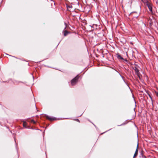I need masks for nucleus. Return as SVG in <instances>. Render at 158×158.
Segmentation results:
<instances>
[{
    "label": "nucleus",
    "mask_w": 158,
    "mask_h": 158,
    "mask_svg": "<svg viewBox=\"0 0 158 158\" xmlns=\"http://www.w3.org/2000/svg\"><path fill=\"white\" fill-rule=\"evenodd\" d=\"M157 96H158V93L157 94Z\"/></svg>",
    "instance_id": "2eb2a0df"
},
{
    "label": "nucleus",
    "mask_w": 158,
    "mask_h": 158,
    "mask_svg": "<svg viewBox=\"0 0 158 158\" xmlns=\"http://www.w3.org/2000/svg\"><path fill=\"white\" fill-rule=\"evenodd\" d=\"M64 24L65 25V26H66V23H64ZM66 28V26L65 27L64 29H65Z\"/></svg>",
    "instance_id": "4468645a"
},
{
    "label": "nucleus",
    "mask_w": 158,
    "mask_h": 158,
    "mask_svg": "<svg viewBox=\"0 0 158 158\" xmlns=\"http://www.w3.org/2000/svg\"><path fill=\"white\" fill-rule=\"evenodd\" d=\"M138 144L137 146V148L136 149V150L135 152V153L134 155V157H135L137 155L138 152Z\"/></svg>",
    "instance_id": "39448f33"
},
{
    "label": "nucleus",
    "mask_w": 158,
    "mask_h": 158,
    "mask_svg": "<svg viewBox=\"0 0 158 158\" xmlns=\"http://www.w3.org/2000/svg\"><path fill=\"white\" fill-rule=\"evenodd\" d=\"M26 123H23V126L24 127H25V125H26Z\"/></svg>",
    "instance_id": "1a4fd4ad"
},
{
    "label": "nucleus",
    "mask_w": 158,
    "mask_h": 158,
    "mask_svg": "<svg viewBox=\"0 0 158 158\" xmlns=\"http://www.w3.org/2000/svg\"><path fill=\"white\" fill-rule=\"evenodd\" d=\"M76 121H78V122H79V120L78 119H76Z\"/></svg>",
    "instance_id": "ddd939ff"
},
{
    "label": "nucleus",
    "mask_w": 158,
    "mask_h": 158,
    "mask_svg": "<svg viewBox=\"0 0 158 158\" xmlns=\"http://www.w3.org/2000/svg\"><path fill=\"white\" fill-rule=\"evenodd\" d=\"M147 6L148 7L150 11L152 13V5L149 2H147Z\"/></svg>",
    "instance_id": "7ed1b4c3"
},
{
    "label": "nucleus",
    "mask_w": 158,
    "mask_h": 158,
    "mask_svg": "<svg viewBox=\"0 0 158 158\" xmlns=\"http://www.w3.org/2000/svg\"><path fill=\"white\" fill-rule=\"evenodd\" d=\"M68 33V31H65L64 32V36H66L67 35V34Z\"/></svg>",
    "instance_id": "0eeeda50"
},
{
    "label": "nucleus",
    "mask_w": 158,
    "mask_h": 158,
    "mask_svg": "<svg viewBox=\"0 0 158 158\" xmlns=\"http://www.w3.org/2000/svg\"><path fill=\"white\" fill-rule=\"evenodd\" d=\"M31 122H33L34 123H35V121H34V120H31Z\"/></svg>",
    "instance_id": "9b49d317"
},
{
    "label": "nucleus",
    "mask_w": 158,
    "mask_h": 158,
    "mask_svg": "<svg viewBox=\"0 0 158 158\" xmlns=\"http://www.w3.org/2000/svg\"><path fill=\"white\" fill-rule=\"evenodd\" d=\"M117 57L118 58L120 59H123V57L119 54H117Z\"/></svg>",
    "instance_id": "423d86ee"
},
{
    "label": "nucleus",
    "mask_w": 158,
    "mask_h": 158,
    "mask_svg": "<svg viewBox=\"0 0 158 158\" xmlns=\"http://www.w3.org/2000/svg\"><path fill=\"white\" fill-rule=\"evenodd\" d=\"M138 67H139L138 66L135 65L134 67L133 68V69L135 70L136 74L140 78L141 75L139 72Z\"/></svg>",
    "instance_id": "f257e3e1"
},
{
    "label": "nucleus",
    "mask_w": 158,
    "mask_h": 158,
    "mask_svg": "<svg viewBox=\"0 0 158 158\" xmlns=\"http://www.w3.org/2000/svg\"><path fill=\"white\" fill-rule=\"evenodd\" d=\"M78 78L79 77L77 76L71 80V84L72 85H74L76 83Z\"/></svg>",
    "instance_id": "f03ea898"
},
{
    "label": "nucleus",
    "mask_w": 158,
    "mask_h": 158,
    "mask_svg": "<svg viewBox=\"0 0 158 158\" xmlns=\"http://www.w3.org/2000/svg\"><path fill=\"white\" fill-rule=\"evenodd\" d=\"M31 122H33L34 123H35V121H34V120H31Z\"/></svg>",
    "instance_id": "9d476101"
},
{
    "label": "nucleus",
    "mask_w": 158,
    "mask_h": 158,
    "mask_svg": "<svg viewBox=\"0 0 158 158\" xmlns=\"http://www.w3.org/2000/svg\"><path fill=\"white\" fill-rule=\"evenodd\" d=\"M47 119L50 120H56V118H54L48 116H47Z\"/></svg>",
    "instance_id": "20e7f679"
},
{
    "label": "nucleus",
    "mask_w": 158,
    "mask_h": 158,
    "mask_svg": "<svg viewBox=\"0 0 158 158\" xmlns=\"http://www.w3.org/2000/svg\"><path fill=\"white\" fill-rule=\"evenodd\" d=\"M156 3L157 4H158V0H157V1L156 2Z\"/></svg>",
    "instance_id": "f8f14e48"
},
{
    "label": "nucleus",
    "mask_w": 158,
    "mask_h": 158,
    "mask_svg": "<svg viewBox=\"0 0 158 158\" xmlns=\"http://www.w3.org/2000/svg\"><path fill=\"white\" fill-rule=\"evenodd\" d=\"M72 6H70V5H69V6H67V7L68 8V9H70V8H72Z\"/></svg>",
    "instance_id": "6e6552de"
}]
</instances>
